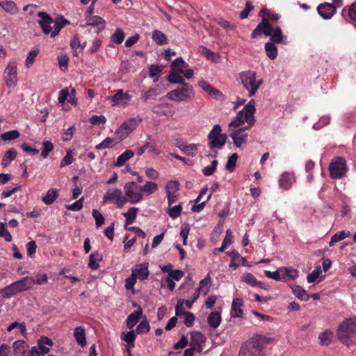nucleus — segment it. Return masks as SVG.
Instances as JSON below:
<instances>
[{
  "label": "nucleus",
  "mask_w": 356,
  "mask_h": 356,
  "mask_svg": "<svg viewBox=\"0 0 356 356\" xmlns=\"http://www.w3.org/2000/svg\"><path fill=\"white\" fill-rule=\"evenodd\" d=\"M255 101L251 99L229 124V136L237 147L247 143L248 135L245 131L255 123Z\"/></svg>",
  "instance_id": "1"
},
{
  "label": "nucleus",
  "mask_w": 356,
  "mask_h": 356,
  "mask_svg": "<svg viewBox=\"0 0 356 356\" xmlns=\"http://www.w3.org/2000/svg\"><path fill=\"white\" fill-rule=\"evenodd\" d=\"M273 341V338L264 335L254 336L242 344L238 356H264L265 346Z\"/></svg>",
  "instance_id": "2"
},
{
  "label": "nucleus",
  "mask_w": 356,
  "mask_h": 356,
  "mask_svg": "<svg viewBox=\"0 0 356 356\" xmlns=\"http://www.w3.org/2000/svg\"><path fill=\"white\" fill-rule=\"evenodd\" d=\"M337 336L343 344L351 345L356 338V316L343 320L337 327Z\"/></svg>",
  "instance_id": "3"
},
{
  "label": "nucleus",
  "mask_w": 356,
  "mask_h": 356,
  "mask_svg": "<svg viewBox=\"0 0 356 356\" xmlns=\"http://www.w3.org/2000/svg\"><path fill=\"white\" fill-rule=\"evenodd\" d=\"M239 79L243 88L248 92L249 97H253L263 83V79H257L254 71L246 70L239 74Z\"/></svg>",
  "instance_id": "4"
},
{
  "label": "nucleus",
  "mask_w": 356,
  "mask_h": 356,
  "mask_svg": "<svg viewBox=\"0 0 356 356\" xmlns=\"http://www.w3.org/2000/svg\"><path fill=\"white\" fill-rule=\"evenodd\" d=\"M34 284L35 279L33 277H26L5 286L1 292L3 297L10 298L18 293L31 289Z\"/></svg>",
  "instance_id": "5"
},
{
  "label": "nucleus",
  "mask_w": 356,
  "mask_h": 356,
  "mask_svg": "<svg viewBox=\"0 0 356 356\" xmlns=\"http://www.w3.org/2000/svg\"><path fill=\"white\" fill-rule=\"evenodd\" d=\"M125 202L137 204L143 199L140 186L134 181H129L124 186Z\"/></svg>",
  "instance_id": "6"
},
{
  "label": "nucleus",
  "mask_w": 356,
  "mask_h": 356,
  "mask_svg": "<svg viewBox=\"0 0 356 356\" xmlns=\"http://www.w3.org/2000/svg\"><path fill=\"white\" fill-rule=\"evenodd\" d=\"M221 127L219 124H215L208 134V145L211 149H220L225 145L227 136L226 134H221Z\"/></svg>",
  "instance_id": "7"
},
{
  "label": "nucleus",
  "mask_w": 356,
  "mask_h": 356,
  "mask_svg": "<svg viewBox=\"0 0 356 356\" xmlns=\"http://www.w3.org/2000/svg\"><path fill=\"white\" fill-rule=\"evenodd\" d=\"M141 122L142 118L140 116L129 118L118 127L115 134L118 136L119 140H122L135 130Z\"/></svg>",
  "instance_id": "8"
},
{
  "label": "nucleus",
  "mask_w": 356,
  "mask_h": 356,
  "mask_svg": "<svg viewBox=\"0 0 356 356\" xmlns=\"http://www.w3.org/2000/svg\"><path fill=\"white\" fill-rule=\"evenodd\" d=\"M192 95V86L188 83H184L180 88L168 92L166 94V97L172 101L182 102L190 99Z\"/></svg>",
  "instance_id": "9"
},
{
  "label": "nucleus",
  "mask_w": 356,
  "mask_h": 356,
  "mask_svg": "<svg viewBox=\"0 0 356 356\" xmlns=\"http://www.w3.org/2000/svg\"><path fill=\"white\" fill-rule=\"evenodd\" d=\"M329 170L332 179H340L345 176L348 170L346 160L343 157H337L330 164Z\"/></svg>",
  "instance_id": "10"
},
{
  "label": "nucleus",
  "mask_w": 356,
  "mask_h": 356,
  "mask_svg": "<svg viewBox=\"0 0 356 356\" xmlns=\"http://www.w3.org/2000/svg\"><path fill=\"white\" fill-rule=\"evenodd\" d=\"M102 202L104 204L113 202L118 208H122L126 204L124 195H123L122 191L118 188L108 189L105 193Z\"/></svg>",
  "instance_id": "11"
},
{
  "label": "nucleus",
  "mask_w": 356,
  "mask_h": 356,
  "mask_svg": "<svg viewBox=\"0 0 356 356\" xmlns=\"http://www.w3.org/2000/svg\"><path fill=\"white\" fill-rule=\"evenodd\" d=\"M3 76L8 87L13 88L17 85V63L15 61H11L8 63L4 71Z\"/></svg>",
  "instance_id": "12"
},
{
  "label": "nucleus",
  "mask_w": 356,
  "mask_h": 356,
  "mask_svg": "<svg viewBox=\"0 0 356 356\" xmlns=\"http://www.w3.org/2000/svg\"><path fill=\"white\" fill-rule=\"evenodd\" d=\"M273 27L270 24L268 20L266 18H263L261 22L259 23L252 32L251 36L252 38H255L261 33H264L266 36H269L271 35Z\"/></svg>",
  "instance_id": "13"
},
{
  "label": "nucleus",
  "mask_w": 356,
  "mask_h": 356,
  "mask_svg": "<svg viewBox=\"0 0 356 356\" xmlns=\"http://www.w3.org/2000/svg\"><path fill=\"white\" fill-rule=\"evenodd\" d=\"M38 16L40 18L38 21L42 31L44 34H51L54 29L51 24L53 23L52 18L44 12H39Z\"/></svg>",
  "instance_id": "14"
},
{
  "label": "nucleus",
  "mask_w": 356,
  "mask_h": 356,
  "mask_svg": "<svg viewBox=\"0 0 356 356\" xmlns=\"http://www.w3.org/2000/svg\"><path fill=\"white\" fill-rule=\"evenodd\" d=\"M149 274L148 264L145 262L136 265L135 268L131 270V275L136 280L138 279L141 281L146 280Z\"/></svg>",
  "instance_id": "15"
},
{
  "label": "nucleus",
  "mask_w": 356,
  "mask_h": 356,
  "mask_svg": "<svg viewBox=\"0 0 356 356\" xmlns=\"http://www.w3.org/2000/svg\"><path fill=\"white\" fill-rule=\"evenodd\" d=\"M317 10L318 14L325 19H330L336 12L334 5L329 3L319 5Z\"/></svg>",
  "instance_id": "16"
},
{
  "label": "nucleus",
  "mask_w": 356,
  "mask_h": 356,
  "mask_svg": "<svg viewBox=\"0 0 356 356\" xmlns=\"http://www.w3.org/2000/svg\"><path fill=\"white\" fill-rule=\"evenodd\" d=\"M87 26L96 27V32L99 33L104 29L105 21L102 17L97 15L90 16L86 19V24L83 25V27Z\"/></svg>",
  "instance_id": "17"
},
{
  "label": "nucleus",
  "mask_w": 356,
  "mask_h": 356,
  "mask_svg": "<svg viewBox=\"0 0 356 356\" xmlns=\"http://www.w3.org/2000/svg\"><path fill=\"white\" fill-rule=\"evenodd\" d=\"M294 181L295 178L293 174L285 172L282 174L280 178L279 186L281 188L288 190L291 187Z\"/></svg>",
  "instance_id": "18"
},
{
  "label": "nucleus",
  "mask_w": 356,
  "mask_h": 356,
  "mask_svg": "<svg viewBox=\"0 0 356 356\" xmlns=\"http://www.w3.org/2000/svg\"><path fill=\"white\" fill-rule=\"evenodd\" d=\"M143 314V309L138 306V309L130 314L126 321L127 326L129 329H132L139 321Z\"/></svg>",
  "instance_id": "19"
},
{
  "label": "nucleus",
  "mask_w": 356,
  "mask_h": 356,
  "mask_svg": "<svg viewBox=\"0 0 356 356\" xmlns=\"http://www.w3.org/2000/svg\"><path fill=\"white\" fill-rule=\"evenodd\" d=\"M163 91V88L159 85L155 87L150 88L142 95L141 99L143 102H147L148 100L154 99L156 97L160 95Z\"/></svg>",
  "instance_id": "20"
},
{
  "label": "nucleus",
  "mask_w": 356,
  "mask_h": 356,
  "mask_svg": "<svg viewBox=\"0 0 356 356\" xmlns=\"http://www.w3.org/2000/svg\"><path fill=\"white\" fill-rule=\"evenodd\" d=\"M177 146L187 156L193 157L197 154V145L179 143Z\"/></svg>",
  "instance_id": "21"
},
{
  "label": "nucleus",
  "mask_w": 356,
  "mask_h": 356,
  "mask_svg": "<svg viewBox=\"0 0 356 356\" xmlns=\"http://www.w3.org/2000/svg\"><path fill=\"white\" fill-rule=\"evenodd\" d=\"M191 345L197 346V351L200 352L202 350L201 344L204 343L206 341L205 337L202 333L198 331H194L191 333Z\"/></svg>",
  "instance_id": "22"
},
{
  "label": "nucleus",
  "mask_w": 356,
  "mask_h": 356,
  "mask_svg": "<svg viewBox=\"0 0 356 356\" xmlns=\"http://www.w3.org/2000/svg\"><path fill=\"white\" fill-rule=\"evenodd\" d=\"M280 268L282 281L294 280L298 277V271L296 269L291 267H281Z\"/></svg>",
  "instance_id": "23"
},
{
  "label": "nucleus",
  "mask_w": 356,
  "mask_h": 356,
  "mask_svg": "<svg viewBox=\"0 0 356 356\" xmlns=\"http://www.w3.org/2000/svg\"><path fill=\"white\" fill-rule=\"evenodd\" d=\"M171 105L169 103H164V104H156L152 108V111L156 113L158 115H163L166 117H172L175 114V111L168 110V111H164L161 110V108H170Z\"/></svg>",
  "instance_id": "24"
},
{
  "label": "nucleus",
  "mask_w": 356,
  "mask_h": 356,
  "mask_svg": "<svg viewBox=\"0 0 356 356\" xmlns=\"http://www.w3.org/2000/svg\"><path fill=\"white\" fill-rule=\"evenodd\" d=\"M74 335L76 339L77 343L83 347L86 344V332L85 329L82 326H79L75 328Z\"/></svg>",
  "instance_id": "25"
},
{
  "label": "nucleus",
  "mask_w": 356,
  "mask_h": 356,
  "mask_svg": "<svg viewBox=\"0 0 356 356\" xmlns=\"http://www.w3.org/2000/svg\"><path fill=\"white\" fill-rule=\"evenodd\" d=\"M243 305L242 300L240 298H235L232 301L231 316L232 317H241L243 315V310L241 307Z\"/></svg>",
  "instance_id": "26"
},
{
  "label": "nucleus",
  "mask_w": 356,
  "mask_h": 356,
  "mask_svg": "<svg viewBox=\"0 0 356 356\" xmlns=\"http://www.w3.org/2000/svg\"><path fill=\"white\" fill-rule=\"evenodd\" d=\"M38 348L41 353L42 355H44L49 351V346H52V341L50 339H49L47 337H42L41 339L38 341Z\"/></svg>",
  "instance_id": "27"
},
{
  "label": "nucleus",
  "mask_w": 356,
  "mask_h": 356,
  "mask_svg": "<svg viewBox=\"0 0 356 356\" xmlns=\"http://www.w3.org/2000/svg\"><path fill=\"white\" fill-rule=\"evenodd\" d=\"M103 259V257L98 252L92 253L89 257L88 267L92 270H97L99 268V261Z\"/></svg>",
  "instance_id": "28"
},
{
  "label": "nucleus",
  "mask_w": 356,
  "mask_h": 356,
  "mask_svg": "<svg viewBox=\"0 0 356 356\" xmlns=\"http://www.w3.org/2000/svg\"><path fill=\"white\" fill-rule=\"evenodd\" d=\"M207 322L211 327L213 329L217 328L221 322V315L220 312H211L207 318Z\"/></svg>",
  "instance_id": "29"
},
{
  "label": "nucleus",
  "mask_w": 356,
  "mask_h": 356,
  "mask_svg": "<svg viewBox=\"0 0 356 356\" xmlns=\"http://www.w3.org/2000/svg\"><path fill=\"white\" fill-rule=\"evenodd\" d=\"M134 156V152L131 149H127L121 154L115 162V165L118 167L122 166L129 159Z\"/></svg>",
  "instance_id": "30"
},
{
  "label": "nucleus",
  "mask_w": 356,
  "mask_h": 356,
  "mask_svg": "<svg viewBox=\"0 0 356 356\" xmlns=\"http://www.w3.org/2000/svg\"><path fill=\"white\" fill-rule=\"evenodd\" d=\"M15 356H24L26 351V344L22 340H18L13 343Z\"/></svg>",
  "instance_id": "31"
},
{
  "label": "nucleus",
  "mask_w": 356,
  "mask_h": 356,
  "mask_svg": "<svg viewBox=\"0 0 356 356\" xmlns=\"http://www.w3.org/2000/svg\"><path fill=\"white\" fill-rule=\"evenodd\" d=\"M332 336H333V332L330 330H327L323 332L319 333V334H318L319 343L321 346L330 345L332 341Z\"/></svg>",
  "instance_id": "32"
},
{
  "label": "nucleus",
  "mask_w": 356,
  "mask_h": 356,
  "mask_svg": "<svg viewBox=\"0 0 356 356\" xmlns=\"http://www.w3.org/2000/svg\"><path fill=\"white\" fill-rule=\"evenodd\" d=\"M120 140L118 139V136H117V138L115 140L113 138L107 137L102 142L99 143L95 146L96 149H103L106 148H111L113 147L115 144L119 143Z\"/></svg>",
  "instance_id": "33"
},
{
  "label": "nucleus",
  "mask_w": 356,
  "mask_h": 356,
  "mask_svg": "<svg viewBox=\"0 0 356 356\" xmlns=\"http://www.w3.org/2000/svg\"><path fill=\"white\" fill-rule=\"evenodd\" d=\"M211 285V277L209 274L207 277L200 282L199 287L197 290L200 292L203 296H206L209 291Z\"/></svg>",
  "instance_id": "34"
},
{
  "label": "nucleus",
  "mask_w": 356,
  "mask_h": 356,
  "mask_svg": "<svg viewBox=\"0 0 356 356\" xmlns=\"http://www.w3.org/2000/svg\"><path fill=\"white\" fill-rule=\"evenodd\" d=\"M58 191L56 188L49 189L46 195L42 197V202L46 205L51 204L58 197Z\"/></svg>",
  "instance_id": "35"
},
{
  "label": "nucleus",
  "mask_w": 356,
  "mask_h": 356,
  "mask_svg": "<svg viewBox=\"0 0 356 356\" xmlns=\"http://www.w3.org/2000/svg\"><path fill=\"white\" fill-rule=\"evenodd\" d=\"M135 333L136 332L134 330H131L127 333H122L121 339L127 343L128 348H131L134 347V341L136 337Z\"/></svg>",
  "instance_id": "36"
},
{
  "label": "nucleus",
  "mask_w": 356,
  "mask_h": 356,
  "mask_svg": "<svg viewBox=\"0 0 356 356\" xmlns=\"http://www.w3.org/2000/svg\"><path fill=\"white\" fill-rule=\"evenodd\" d=\"M241 280L251 286H259L261 288H263L262 283L258 282L256 277L252 273H244L241 276Z\"/></svg>",
  "instance_id": "37"
},
{
  "label": "nucleus",
  "mask_w": 356,
  "mask_h": 356,
  "mask_svg": "<svg viewBox=\"0 0 356 356\" xmlns=\"http://www.w3.org/2000/svg\"><path fill=\"white\" fill-rule=\"evenodd\" d=\"M152 40L159 45L168 43V39L165 35L159 30H154L152 32Z\"/></svg>",
  "instance_id": "38"
},
{
  "label": "nucleus",
  "mask_w": 356,
  "mask_h": 356,
  "mask_svg": "<svg viewBox=\"0 0 356 356\" xmlns=\"http://www.w3.org/2000/svg\"><path fill=\"white\" fill-rule=\"evenodd\" d=\"M292 291L295 296L298 299L304 301H307L309 300V297L308 294L306 293L305 290L302 287L298 285H295L292 287Z\"/></svg>",
  "instance_id": "39"
},
{
  "label": "nucleus",
  "mask_w": 356,
  "mask_h": 356,
  "mask_svg": "<svg viewBox=\"0 0 356 356\" xmlns=\"http://www.w3.org/2000/svg\"><path fill=\"white\" fill-rule=\"evenodd\" d=\"M17 156V152L15 149H10L3 156L1 161V165L3 167L8 166L10 163L13 161Z\"/></svg>",
  "instance_id": "40"
},
{
  "label": "nucleus",
  "mask_w": 356,
  "mask_h": 356,
  "mask_svg": "<svg viewBox=\"0 0 356 356\" xmlns=\"http://www.w3.org/2000/svg\"><path fill=\"white\" fill-rule=\"evenodd\" d=\"M141 192L149 195L158 190V185L153 181H147L143 186H140Z\"/></svg>",
  "instance_id": "41"
},
{
  "label": "nucleus",
  "mask_w": 356,
  "mask_h": 356,
  "mask_svg": "<svg viewBox=\"0 0 356 356\" xmlns=\"http://www.w3.org/2000/svg\"><path fill=\"white\" fill-rule=\"evenodd\" d=\"M138 211V208L131 207V208H129V209L128 210L127 212L123 213V216L126 218V224L127 225H130L134 222V221L135 220V219L136 218Z\"/></svg>",
  "instance_id": "42"
},
{
  "label": "nucleus",
  "mask_w": 356,
  "mask_h": 356,
  "mask_svg": "<svg viewBox=\"0 0 356 356\" xmlns=\"http://www.w3.org/2000/svg\"><path fill=\"white\" fill-rule=\"evenodd\" d=\"M350 236V233L349 232H346L345 231H341V232H339L337 233H336L335 234H334L331 239H330V241L329 243V245L330 247L333 246L336 243L340 241H342L343 239H345L347 237H349Z\"/></svg>",
  "instance_id": "43"
},
{
  "label": "nucleus",
  "mask_w": 356,
  "mask_h": 356,
  "mask_svg": "<svg viewBox=\"0 0 356 356\" xmlns=\"http://www.w3.org/2000/svg\"><path fill=\"white\" fill-rule=\"evenodd\" d=\"M68 23L69 22L64 19L63 17H61L59 20H56V22H54V29L51 33V37H54L56 35H58L60 29Z\"/></svg>",
  "instance_id": "44"
},
{
  "label": "nucleus",
  "mask_w": 356,
  "mask_h": 356,
  "mask_svg": "<svg viewBox=\"0 0 356 356\" xmlns=\"http://www.w3.org/2000/svg\"><path fill=\"white\" fill-rule=\"evenodd\" d=\"M68 23L69 22L64 19L63 17H61L59 20H56V22H54V29L51 33V37H54L56 35H58L60 29Z\"/></svg>",
  "instance_id": "45"
},
{
  "label": "nucleus",
  "mask_w": 356,
  "mask_h": 356,
  "mask_svg": "<svg viewBox=\"0 0 356 356\" xmlns=\"http://www.w3.org/2000/svg\"><path fill=\"white\" fill-rule=\"evenodd\" d=\"M188 67V64L182 59L181 57L176 58L171 63V67L174 70H177L179 72H183L182 68Z\"/></svg>",
  "instance_id": "46"
},
{
  "label": "nucleus",
  "mask_w": 356,
  "mask_h": 356,
  "mask_svg": "<svg viewBox=\"0 0 356 356\" xmlns=\"http://www.w3.org/2000/svg\"><path fill=\"white\" fill-rule=\"evenodd\" d=\"M265 50L266 52V55L270 59H275L277 56V47L270 42H267L265 44Z\"/></svg>",
  "instance_id": "47"
},
{
  "label": "nucleus",
  "mask_w": 356,
  "mask_h": 356,
  "mask_svg": "<svg viewBox=\"0 0 356 356\" xmlns=\"http://www.w3.org/2000/svg\"><path fill=\"white\" fill-rule=\"evenodd\" d=\"M124 39V33L120 29H116L115 33L111 35V40L118 44H121Z\"/></svg>",
  "instance_id": "48"
},
{
  "label": "nucleus",
  "mask_w": 356,
  "mask_h": 356,
  "mask_svg": "<svg viewBox=\"0 0 356 356\" xmlns=\"http://www.w3.org/2000/svg\"><path fill=\"white\" fill-rule=\"evenodd\" d=\"M150 330V326L149 323L146 319L143 320L139 325L136 327L135 332L138 334H141L144 333H147Z\"/></svg>",
  "instance_id": "49"
},
{
  "label": "nucleus",
  "mask_w": 356,
  "mask_h": 356,
  "mask_svg": "<svg viewBox=\"0 0 356 356\" xmlns=\"http://www.w3.org/2000/svg\"><path fill=\"white\" fill-rule=\"evenodd\" d=\"M270 40L276 43H280L282 41L283 38V35L282 33V30L280 27H276L275 29H273V31L271 32Z\"/></svg>",
  "instance_id": "50"
},
{
  "label": "nucleus",
  "mask_w": 356,
  "mask_h": 356,
  "mask_svg": "<svg viewBox=\"0 0 356 356\" xmlns=\"http://www.w3.org/2000/svg\"><path fill=\"white\" fill-rule=\"evenodd\" d=\"M238 155L236 153L232 154L227 159L226 163V168L229 172H232L236 166Z\"/></svg>",
  "instance_id": "51"
},
{
  "label": "nucleus",
  "mask_w": 356,
  "mask_h": 356,
  "mask_svg": "<svg viewBox=\"0 0 356 356\" xmlns=\"http://www.w3.org/2000/svg\"><path fill=\"white\" fill-rule=\"evenodd\" d=\"M19 136V132L17 130H12L5 132L1 135L3 140H11L17 138Z\"/></svg>",
  "instance_id": "52"
},
{
  "label": "nucleus",
  "mask_w": 356,
  "mask_h": 356,
  "mask_svg": "<svg viewBox=\"0 0 356 356\" xmlns=\"http://www.w3.org/2000/svg\"><path fill=\"white\" fill-rule=\"evenodd\" d=\"M179 184L178 181H170L165 187L166 193H175L179 190Z\"/></svg>",
  "instance_id": "53"
},
{
  "label": "nucleus",
  "mask_w": 356,
  "mask_h": 356,
  "mask_svg": "<svg viewBox=\"0 0 356 356\" xmlns=\"http://www.w3.org/2000/svg\"><path fill=\"white\" fill-rule=\"evenodd\" d=\"M217 165H218V161L216 159H214L211 162V165L207 166L202 169V173L205 176L212 175L216 170Z\"/></svg>",
  "instance_id": "54"
},
{
  "label": "nucleus",
  "mask_w": 356,
  "mask_h": 356,
  "mask_svg": "<svg viewBox=\"0 0 356 356\" xmlns=\"http://www.w3.org/2000/svg\"><path fill=\"white\" fill-rule=\"evenodd\" d=\"M168 80L172 83H181V85L186 83L182 76L177 74L175 72H171L169 74Z\"/></svg>",
  "instance_id": "55"
},
{
  "label": "nucleus",
  "mask_w": 356,
  "mask_h": 356,
  "mask_svg": "<svg viewBox=\"0 0 356 356\" xmlns=\"http://www.w3.org/2000/svg\"><path fill=\"white\" fill-rule=\"evenodd\" d=\"M38 53H39L38 49H33L29 53V54L26 57V63H25L26 67H30L33 65V63H34L35 58L38 56Z\"/></svg>",
  "instance_id": "56"
},
{
  "label": "nucleus",
  "mask_w": 356,
  "mask_h": 356,
  "mask_svg": "<svg viewBox=\"0 0 356 356\" xmlns=\"http://www.w3.org/2000/svg\"><path fill=\"white\" fill-rule=\"evenodd\" d=\"M92 214L95 220V224L97 227L102 226L104 223V217L98 210L93 209Z\"/></svg>",
  "instance_id": "57"
},
{
  "label": "nucleus",
  "mask_w": 356,
  "mask_h": 356,
  "mask_svg": "<svg viewBox=\"0 0 356 356\" xmlns=\"http://www.w3.org/2000/svg\"><path fill=\"white\" fill-rule=\"evenodd\" d=\"M0 237L4 238L8 242L12 241V236L6 229V223H0Z\"/></svg>",
  "instance_id": "58"
},
{
  "label": "nucleus",
  "mask_w": 356,
  "mask_h": 356,
  "mask_svg": "<svg viewBox=\"0 0 356 356\" xmlns=\"http://www.w3.org/2000/svg\"><path fill=\"white\" fill-rule=\"evenodd\" d=\"M161 71V70L158 65H150L149 69V76L151 78H154V82H156L158 81V75Z\"/></svg>",
  "instance_id": "59"
},
{
  "label": "nucleus",
  "mask_w": 356,
  "mask_h": 356,
  "mask_svg": "<svg viewBox=\"0 0 356 356\" xmlns=\"http://www.w3.org/2000/svg\"><path fill=\"white\" fill-rule=\"evenodd\" d=\"M2 8L6 12L15 13L17 10V6L16 3L12 1L6 0V1L3 3Z\"/></svg>",
  "instance_id": "60"
},
{
  "label": "nucleus",
  "mask_w": 356,
  "mask_h": 356,
  "mask_svg": "<svg viewBox=\"0 0 356 356\" xmlns=\"http://www.w3.org/2000/svg\"><path fill=\"white\" fill-rule=\"evenodd\" d=\"M321 273V266H317L315 269L309 273L307 277V280L309 283H312L316 280Z\"/></svg>",
  "instance_id": "61"
},
{
  "label": "nucleus",
  "mask_w": 356,
  "mask_h": 356,
  "mask_svg": "<svg viewBox=\"0 0 356 356\" xmlns=\"http://www.w3.org/2000/svg\"><path fill=\"white\" fill-rule=\"evenodd\" d=\"M264 273L268 278L273 279L277 281H282L280 268H279L277 270L273 272L265 270Z\"/></svg>",
  "instance_id": "62"
},
{
  "label": "nucleus",
  "mask_w": 356,
  "mask_h": 356,
  "mask_svg": "<svg viewBox=\"0 0 356 356\" xmlns=\"http://www.w3.org/2000/svg\"><path fill=\"white\" fill-rule=\"evenodd\" d=\"M203 88L211 97L215 99H218L220 96H222L221 92L218 90L214 88L209 84H206V86Z\"/></svg>",
  "instance_id": "63"
},
{
  "label": "nucleus",
  "mask_w": 356,
  "mask_h": 356,
  "mask_svg": "<svg viewBox=\"0 0 356 356\" xmlns=\"http://www.w3.org/2000/svg\"><path fill=\"white\" fill-rule=\"evenodd\" d=\"M181 210H182L181 205L178 204V205H176L175 207L170 208L168 214L172 218L175 219L181 214Z\"/></svg>",
  "instance_id": "64"
}]
</instances>
